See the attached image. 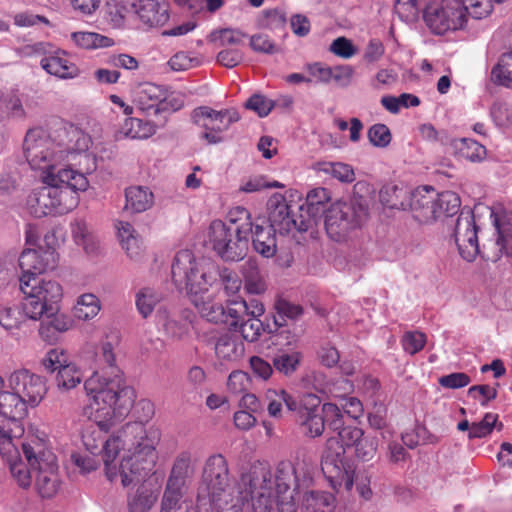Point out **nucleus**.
<instances>
[{"label": "nucleus", "mask_w": 512, "mask_h": 512, "mask_svg": "<svg viewBox=\"0 0 512 512\" xmlns=\"http://www.w3.org/2000/svg\"><path fill=\"white\" fill-rule=\"evenodd\" d=\"M84 390L88 402L83 415L94 422L82 434L86 450L101 456L110 482L120 479L123 487H129L142 481L156 465L159 431L126 423L104 437V433L131 411L136 400L135 389L121 385L118 379L106 381L95 373L84 381Z\"/></svg>", "instance_id": "1"}, {"label": "nucleus", "mask_w": 512, "mask_h": 512, "mask_svg": "<svg viewBox=\"0 0 512 512\" xmlns=\"http://www.w3.org/2000/svg\"><path fill=\"white\" fill-rule=\"evenodd\" d=\"M311 471L312 463L306 456H298L294 463L282 461L274 471L258 464L241 475L236 487L225 457L215 454L205 461L198 498H208L218 512H242L245 503H251L254 512H270L275 503L280 512H295L291 485L309 484Z\"/></svg>", "instance_id": "2"}, {"label": "nucleus", "mask_w": 512, "mask_h": 512, "mask_svg": "<svg viewBox=\"0 0 512 512\" xmlns=\"http://www.w3.org/2000/svg\"><path fill=\"white\" fill-rule=\"evenodd\" d=\"M172 280L179 288H185L190 302L201 317L209 322L228 323L235 329L248 317L247 302L232 301L225 309L218 299L216 285L217 271L214 265L205 260H197L192 251L181 250L173 260Z\"/></svg>", "instance_id": "3"}, {"label": "nucleus", "mask_w": 512, "mask_h": 512, "mask_svg": "<svg viewBox=\"0 0 512 512\" xmlns=\"http://www.w3.org/2000/svg\"><path fill=\"white\" fill-rule=\"evenodd\" d=\"M41 180L44 185L31 191L26 200L35 217L70 213L80 203L79 193L87 191L90 185L81 172L66 168L41 175Z\"/></svg>", "instance_id": "4"}, {"label": "nucleus", "mask_w": 512, "mask_h": 512, "mask_svg": "<svg viewBox=\"0 0 512 512\" xmlns=\"http://www.w3.org/2000/svg\"><path fill=\"white\" fill-rule=\"evenodd\" d=\"M328 200V191L321 187L311 190L303 203L288 202L284 195L275 193L267 204L268 219L280 231L304 232L317 225L328 210Z\"/></svg>", "instance_id": "5"}, {"label": "nucleus", "mask_w": 512, "mask_h": 512, "mask_svg": "<svg viewBox=\"0 0 512 512\" xmlns=\"http://www.w3.org/2000/svg\"><path fill=\"white\" fill-rule=\"evenodd\" d=\"M20 289L25 295L22 309L27 318L39 320L44 314H53L55 305L63 297L60 283L53 279L21 275Z\"/></svg>", "instance_id": "6"}, {"label": "nucleus", "mask_w": 512, "mask_h": 512, "mask_svg": "<svg viewBox=\"0 0 512 512\" xmlns=\"http://www.w3.org/2000/svg\"><path fill=\"white\" fill-rule=\"evenodd\" d=\"M23 150L30 167L41 171V175L66 168L63 143L56 142L42 128H32L27 131Z\"/></svg>", "instance_id": "7"}, {"label": "nucleus", "mask_w": 512, "mask_h": 512, "mask_svg": "<svg viewBox=\"0 0 512 512\" xmlns=\"http://www.w3.org/2000/svg\"><path fill=\"white\" fill-rule=\"evenodd\" d=\"M24 456L35 476V486L43 498L53 497L59 490L60 480L55 454L37 439L21 443Z\"/></svg>", "instance_id": "8"}, {"label": "nucleus", "mask_w": 512, "mask_h": 512, "mask_svg": "<svg viewBox=\"0 0 512 512\" xmlns=\"http://www.w3.org/2000/svg\"><path fill=\"white\" fill-rule=\"evenodd\" d=\"M321 470L330 486L339 491H350L354 484L356 466L348 458L338 441L331 437L326 442V449L321 459Z\"/></svg>", "instance_id": "9"}, {"label": "nucleus", "mask_w": 512, "mask_h": 512, "mask_svg": "<svg viewBox=\"0 0 512 512\" xmlns=\"http://www.w3.org/2000/svg\"><path fill=\"white\" fill-rule=\"evenodd\" d=\"M429 29L438 35L463 29L468 21V8L462 0H435L424 10Z\"/></svg>", "instance_id": "10"}, {"label": "nucleus", "mask_w": 512, "mask_h": 512, "mask_svg": "<svg viewBox=\"0 0 512 512\" xmlns=\"http://www.w3.org/2000/svg\"><path fill=\"white\" fill-rule=\"evenodd\" d=\"M239 228L214 220L209 227V241L216 253L226 261H239L248 250L249 238L239 235Z\"/></svg>", "instance_id": "11"}, {"label": "nucleus", "mask_w": 512, "mask_h": 512, "mask_svg": "<svg viewBox=\"0 0 512 512\" xmlns=\"http://www.w3.org/2000/svg\"><path fill=\"white\" fill-rule=\"evenodd\" d=\"M192 118L204 132L202 138L209 144L223 141V133L230 125L239 120L238 113L233 110H214L207 106L198 107L193 111Z\"/></svg>", "instance_id": "12"}, {"label": "nucleus", "mask_w": 512, "mask_h": 512, "mask_svg": "<svg viewBox=\"0 0 512 512\" xmlns=\"http://www.w3.org/2000/svg\"><path fill=\"white\" fill-rule=\"evenodd\" d=\"M91 143L88 134L78 129L71 130L70 143L63 144L66 169L79 171L85 177L96 170V158L88 151Z\"/></svg>", "instance_id": "13"}, {"label": "nucleus", "mask_w": 512, "mask_h": 512, "mask_svg": "<svg viewBox=\"0 0 512 512\" xmlns=\"http://www.w3.org/2000/svg\"><path fill=\"white\" fill-rule=\"evenodd\" d=\"M361 224V216L348 203L332 204L324 214V225L328 236L334 241H341L348 233Z\"/></svg>", "instance_id": "14"}, {"label": "nucleus", "mask_w": 512, "mask_h": 512, "mask_svg": "<svg viewBox=\"0 0 512 512\" xmlns=\"http://www.w3.org/2000/svg\"><path fill=\"white\" fill-rule=\"evenodd\" d=\"M7 383L8 388L15 391L29 408L38 406L47 393L45 379L27 369L12 372Z\"/></svg>", "instance_id": "15"}, {"label": "nucleus", "mask_w": 512, "mask_h": 512, "mask_svg": "<svg viewBox=\"0 0 512 512\" xmlns=\"http://www.w3.org/2000/svg\"><path fill=\"white\" fill-rule=\"evenodd\" d=\"M50 236L44 238L45 246H39L38 249L27 247L19 257V266L22 275L38 276L47 270L54 269L57 263V253L52 245Z\"/></svg>", "instance_id": "16"}, {"label": "nucleus", "mask_w": 512, "mask_h": 512, "mask_svg": "<svg viewBox=\"0 0 512 512\" xmlns=\"http://www.w3.org/2000/svg\"><path fill=\"white\" fill-rule=\"evenodd\" d=\"M478 227L471 210H462L457 218L454 238L461 257L471 262L480 254Z\"/></svg>", "instance_id": "17"}, {"label": "nucleus", "mask_w": 512, "mask_h": 512, "mask_svg": "<svg viewBox=\"0 0 512 512\" xmlns=\"http://www.w3.org/2000/svg\"><path fill=\"white\" fill-rule=\"evenodd\" d=\"M436 191L432 187H419L411 192L409 202H395L388 200L392 206L402 210H410L412 216L419 223H432L437 220L435 210Z\"/></svg>", "instance_id": "18"}, {"label": "nucleus", "mask_w": 512, "mask_h": 512, "mask_svg": "<svg viewBox=\"0 0 512 512\" xmlns=\"http://www.w3.org/2000/svg\"><path fill=\"white\" fill-rule=\"evenodd\" d=\"M298 456H306L310 459L312 463V471H311V482L306 486L295 487L294 484L291 485V492H293V499L296 502V496L303 494V498L300 504V509L302 512H333L336 506L335 497L326 491H318V490H310L306 491L309 486L313 482V474L315 469V463L310 456L306 453H297L292 463L295 462ZM291 463V461H289ZM297 507V503H295ZM297 508L295 509V512Z\"/></svg>", "instance_id": "19"}, {"label": "nucleus", "mask_w": 512, "mask_h": 512, "mask_svg": "<svg viewBox=\"0 0 512 512\" xmlns=\"http://www.w3.org/2000/svg\"><path fill=\"white\" fill-rule=\"evenodd\" d=\"M132 98L142 113L158 114L157 109L165 99V87L151 82L139 83L132 90Z\"/></svg>", "instance_id": "20"}, {"label": "nucleus", "mask_w": 512, "mask_h": 512, "mask_svg": "<svg viewBox=\"0 0 512 512\" xmlns=\"http://www.w3.org/2000/svg\"><path fill=\"white\" fill-rule=\"evenodd\" d=\"M214 352L221 365H232L245 354L244 343L232 332L226 331L214 337Z\"/></svg>", "instance_id": "21"}, {"label": "nucleus", "mask_w": 512, "mask_h": 512, "mask_svg": "<svg viewBox=\"0 0 512 512\" xmlns=\"http://www.w3.org/2000/svg\"><path fill=\"white\" fill-rule=\"evenodd\" d=\"M489 212L497 232L495 242L496 251L491 256V259L497 261L503 255L509 256L512 254V248L510 246V241L512 240V212L504 210L495 212L491 209H489ZM488 258H490V256H488Z\"/></svg>", "instance_id": "22"}, {"label": "nucleus", "mask_w": 512, "mask_h": 512, "mask_svg": "<svg viewBox=\"0 0 512 512\" xmlns=\"http://www.w3.org/2000/svg\"><path fill=\"white\" fill-rule=\"evenodd\" d=\"M40 66L48 74L61 79H73L80 74L78 66L69 60L67 53L54 46L46 57H42Z\"/></svg>", "instance_id": "23"}, {"label": "nucleus", "mask_w": 512, "mask_h": 512, "mask_svg": "<svg viewBox=\"0 0 512 512\" xmlns=\"http://www.w3.org/2000/svg\"><path fill=\"white\" fill-rule=\"evenodd\" d=\"M29 407L25 404L24 400L12 389L4 390L0 393V417L3 418L0 425H4L10 430L11 438L12 430L7 425H17L19 420H22L28 414Z\"/></svg>", "instance_id": "24"}, {"label": "nucleus", "mask_w": 512, "mask_h": 512, "mask_svg": "<svg viewBox=\"0 0 512 512\" xmlns=\"http://www.w3.org/2000/svg\"><path fill=\"white\" fill-rule=\"evenodd\" d=\"M139 19L149 27L164 25L168 19V4L164 0H136L132 4Z\"/></svg>", "instance_id": "25"}, {"label": "nucleus", "mask_w": 512, "mask_h": 512, "mask_svg": "<svg viewBox=\"0 0 512 512\" xmlns=\"http://www.w3.org/2000/svg\"><path fill=\"white\" fill-rule=\"evenodd\" d=\"M157 326L168 336L180 339L187 334L189 322L165 306H160L156 312Z\"/></svg>", "instance_id": "26"}, {"label": "nucleus", "mask_w": 512, "mask_h": 512, "mask_svg": "<svg viewBox=\"0 0 512 512\" xmlns=\"http://www.w3.org/2000/svg\"><path fill=\"white\" fill-rule=\"evenodd\" d=\"M115 362L116 359L112 344L109 342L103 343L101 346V354L97 356L96 364L93 367L94 371L89 377L98 373V375L106 381L118 379L121 385L127 386L123 380L122 373L116 366Z\"/></svg>", "instance_id": "27"}, {"label": "nucleus", "mask_w": 512, "mask_h": 512, "mask_svg": "<svg viewBox=\"0 0 512 512\" xmlns=\"http://www.w3.org/2000/svg\"><path fill=\"white\" fill-rule=\"evenodd\" d=\"M270 225L260 226L256 225L253 232V247L264 257H272L276 253V238L275 232L280 234L290 233L291 231H280L274 227L273 223L269 220Z\"/></svg>", "instance_id": "28"}, {"label": "nucleus", "mask_w": 512, "mask_h": 512, "mask_svg": "<svg viewBox=\"0 0 512 512\" xmlns=\"http://www.w3.org/2000/svg\"><path fill=\"white\" fill-rule=\"evenodd\" d=\"M159 128L160 126L152 121L128 117L118 133L124 138L144 140L152 137Z\"/></svg>", "instance_id": "29"}, {"label": "nucleus", "mask_w": 512, "mask_h": 512, "mask_svg": "<svg viewBox=\"0 0 512 512\" xmlns=\"http://www.w3.org/2000/svg\"><path fill=\"white\" fill-rule=\"evenodd\" d=\"M195 462L190 451L180 452L174 460L167 482L186 486L187 480L194 474Z\"/></svg>", "instance_id": "30"}, {"label": "nucleus", "mask_w": 512, "mask_h": 512, "mask_svg": "<svg viewBox=\"0 0 512 512\" xmlns=\"http://www.w3.org/2000/svg\"><path fill=\"white\" fill-rule=\"evenodd\" d=\"M151 473L152 471L142 481L136 483V485H140L135 492L128 495L129 512H148L157 501L158 494L156 491L143 483Z\"/></svg>", "instance_id": "31"}, {"label": "nucleus", "mask_w": 512, "mask_h": 512, "mask_svg": "<svg viewBox=\"0 0 512 512\" xmlns=\"http://www.w3.org/2000/svg\"><path fill=\"white\" fill-rule=\"evenodd\" d=\"M125 209L134 213H141L149 210L154 204L152 191L143 186H131L125 191Z\"/></svg>", "instance_id": "32"}, {"label": "nucleus", "mask_w": 512, "mask_h": 512, "mask_svg": "<svg viewBox=\"0 0 512 512\" xmlns=\"http://www.w3.org/2000/svg\"><path fill=\"white\" fill-rule=\"evenodd\" d=\"M265 401L269 415L274 418H280L282 416L283 405H285L289 411H296L297 409V401L284 389H267L265 392Z\"/></svg>", "instance_id": "33"}, {"label": "nucleus", "mask_w": 512, "mask_h": 512, "mask_svg": "<svg viewBox=\"0 0 512 512\" xmlns=\"http://www.w3.org/2000/svg\"><path fill=\"white\" fill-rule=\"evenodd\" d=\"M70 41L74 46L86 50L107 48L114 45L112 38L88 31L72 32L70 34Z\"/></svg>", "instance_id": "34"}, {"label": "nucleus", "mask_w": 512, "mask_h": 512, "mask_svg": "<svg viewBox=\"0 0 512 512\" xmlns=\"http://www.w3.org/2000/svg\"><path fill=\"white\" fill-rule=\"evenodd\" d=\"M71 233L74 242L82 247L87 254H94L97 251L98 242L96 237L84 219H75L71 223Z\"/></svg>", "instance_id": "35"}, {"label": "nucleus", "mask_w": 512, "mask_h": 512, "mask_svg": "<svg viewBox=\"0 0 512 512\" xmlns=\"http://www.w3.org/2000/svg\"><path fill=\"white\" fill-rule=\"evenodd\" d=\"M83 381V371L74 362L66 364L60 369L55 377V384L59 391L67 392L81 384Z\"/></svg>", "instance_id": "36"}, {"label": "nucleus", "mask_w": 512, "mask_h": 512, "mask_svg": "<svg viewBox=\"0 0 512 512\" xmlns=\"http://www.w3.org/2000/svg\"><path fill=\"white\" fill-rule=\"evenodd\" d=\"M12 444L14 447L10 448V452L3 453L0 450V453L8 458L11 474L18 485L22 488H27L31 485L33 470L30 466L27 468L26 464L22 460H13L14 457L17 458L18 450L13 441Z\"/></svg>", "instance_id": "37"}, {"label": "nucleus", "mask_w": 512, "mask_h": 512, "mask_svg": "<svg viewBox=\"0 0 512 512\" xmlns=\"http://www.w3.org/2000/svg\"><path fill=\"white\" fill-rule=\"evenodd\" d=\"M490 79L496 85L512 88V50L499 57L491 69Z\"/></svg>", "instance_id": "38"}, {"label": "nucleus", "mask_w": 512, "mask_h": 512, "mask_svg": "<svg viewBox=\"0 0 512 512\" xmlns=\"http://www.w3.org/2000/svg\"><path fill=\"white\" fill-rule=\"evenodd\" d=\"M74 315L80 320H90L98 315L101 303L98 297L92 293H85L77 298L74 306Z\"/></svg>", "instance_id": "39"}, {"label": "nucleus", "mask_w": 512, "mask_h": 512, "mask_svg": "<svg viewBox=\"0 0 512 512\" xmlns=\"http://www.w3.org/2000/svg\"><path fill=\"white\" fill-rule=\"evenodd\" d=\"M161 300V293L150 287L141 288L135 295L137 311L143 318H148Z\"/></svg>", "instance_id": "40"}, {"label": "nucleus", "mask_w": 512, "mask_h": 512, "mask_svg": "<svg viewBox=\"0 0 512 512\" xmlns=\"http://www.w3.org/2000/svg\"><path fill=\"white\" fill-rule=\"evenodd\" d=\"M0 105L3 112L9 118L24 120L27 117V111L23 104V100L17 93H0Z\"/></svg>", "instance_id": "41"}, {"label": "nucleus", "mask_w": 512, "mask_h": 512, "mask_svg": "<svg viewBox=\"0 0 512 512\" xmlns=\"http://www.w3.org/2000/svg\"><path fill=\"white\" fill-rule=\"evenodd\" d=\"M455 148L461 158L474 163L483 161L487 155L483 145L469 138L456 141Z\"/></svg>", "instance_id": "42"}, {"label": "nucleus", "mask_w": 512, "mask_h": 512, "mask_svg": "<svg viewBox=\"0 0 512 512\" xmlns=\"http://www.w3.org/2000/svg\"><path fill=\"white\" fill-rule=\"evenodd\" d=\"M184 491L185 486L167 482L161 499L160 512H174L183 501H189L184 499Z\"/></svg>", "instance_id": "43"}, {"label": "nucleus", "mask_w": 512, "mask_h": 512, "mask_svg": "<svg viewBox=\"0 0 512 512\" xmlns=\"http://www.w3.org/2000/svg\"><path fill=\"white\" fill-rule=\"evenodd\" d=\"M461 205L460 198L452 191H445L442 193L436 192L435 210L437 219L442 216L455 215Z\"/></svg>", "instance_id": "44"}, {"label": "nucleus", "mask_w": 512, "mask_h": 512, "mask_svg": "<svg viewBox=\"0 0 512 512\" xmlns=\"http://www.w3.org/2000/svg\"><path fill=\"white\" fill-rule=\"evenodd\" d=\"M318 170L329 174L342 183H352L355 180L353 168L342 162H322L318 164Z\"/></svg>", "instance_id": "45"}, {"label": "nucleus", "mask_w": 512, "mask_h": 512, "mask_svg": "<svg viewBox=\"0 0 512 512\" xmlns=\"http://www.w3.org/2000/svg\"><path fill=\"white\" fill-rule=\"evenodd\" d=\"M297 419L304 435L310 438H316L323 434L325 429V420L319 412L298 415Z\"/></svg>", "instance_id": "46"}, {"label": "nucleus", "mask_w": 512, "mask_h": 512, "mask_svg": "<svg viewBox=\"0 0 512 512\" xmlns=\"http://www.w3.org/2000/svg\"><path fill=\"white\" fill-rule=\"evenodd\" d=\"M227 225H235L239 228V235H244L247 238L252 233V222L250 219V213L244 207H235L231 209L227 216V221L224 222Z\"/></svg>", "instance_id": "47"}, {"label": "nucleus", "mask_w": 512, "mask_h": 512, "mask_svg": "<svg viewBox=\"0 0 512 512\" xmlns=\"http://www.w3.org/2000/svg\"><path fill=\"white\" fill-rule=\"evenodd\" d=\"M275 310L277 314L274 316V324L277 328L282 327L286 319H297L303 312L299 305L282 298L277 299L275 302Z\"/></svg>", "instance_id": "48"}, {"label": "nucleus", "mask_w": 512, "mask_h": 512, "mask_svg": "<svg viewBox=\"0 0 512 512\" xmlns=\"http://www.w3.org/2000/svg\"><path fill=\"white\" fill-rule=\"evenodd\" d=\"M412 191H409L404 186H398V185H386L384 186L379 193V198L381 203L391 209H398L402 210L400 207H395L388 202V200L395 202L397 199L398 202H409V198Z\"/></svg>", "instance_id": "49"}, {"label": "nucleus", "mask_w": 512, "mask_h": 512, "mask_svg": "<svg viewBox=\"0 0 512 512\" xmlns=\"http://www.w3.org/2000/svg\"><path fill=\"white\" fill-rule=\"evenodd\" d=\"M129 8L117 0H109L105 5L104 18L113 28L124 26Z\"/></svg>", "instance_id": "50"}, {"label": "nucleus", "mask_w": 512, "mask_h": 512, "mask_svg": "<svg viewBox=\"0 0 512 512\" xmlns=\"http://www.w3.org/2000/svg\"><path fill=\"white\" fill-rule=\"evenodd\" d=\"M498 415L495 413H486L483 419L479 422L471 424L470 431L468 433L469 439L484 438L490 435L495 427H497ZM502 428V424L498 425V429Z\"/></svg>", "instance_id": "51"}, {"label": "nucleus", "mask_w": 512, "mask_h": 512, "mask_svg": "<svg viewBox=\"0 0 512 512\" xmlns=\"http://www.w3.org/2000/svg\"><path fill=\"white\" fill-rule=\"evenodd\" d=\"M70 362L71 360L66 350L62 348H52L46 352L41 363L47 372L53 373L58 372Z\"/></svg>", "instance_id": "52"}, {"label": "nucleus", "mask_w": 512, "mask_h": 512, "mask_svg": "<svg viewBox=\"0 0 512 512\" xmlns=\"http://www.w3.org/2000/svg\"><path fill=\"white\" fill-rule=\"evenodd\" d=\"M378 450V440L371 435H363V437L356 443L354 453L357 459L363 462L372 460Z\"/></svg>", "instance_id": "53"}, {"label": "nucleus", "mask_w": 512, "mask_h": 512, "mask_svg": "<svg viewBox=\"0 0 512 512\" xmlns=\"http://www.w3.org/2000/svg\"><path fill=\"white\" fill-rule=\"evenodd\" d=\"M300 360L301 354L299 352L281 353L273 359V365L278 372L291 375L297 370Z\"/></svg>", "instance_id": "54"}, {"label": "nucleus", "mask_w": 512, "mask_h": 512, "mask_svg": "<svg viewBox=\"0 0 512 512\" xmlns=\"http://www.w3.org/2000/svg\"><path fill=\"white\" fill-rule=\"evenodd\" d=\"M323 419L333 431H338L345 425L344 412L336 403L326 402L322 405Z\"/></svg>", "instance_id": "55"}, {"label": "nucleus", "mask_w": 512, "mask_h": 512, "mask_svg": "<svg viewBox=\"0 0 512 512\" xmlns=\"http://www.w3.org/2000/svg\"><path fill=\"white\" fill-rule=\"evenodd\" d=\"M336 432L338 433V438L335 439L343 447L344 453H346V448H354L364 435V431L361 428L351 425H344Z\"/></svg>", "instance_id": "56"}, {"label": "nucleus", "mask_w": 512, "mask_h": 512, "mask_svg": "<svg viewBox=\"0 0 512 512\" xmlns=\"http://www.w3.org/2000/svg\"><path fill=\"white\" fill-rule=\"evenodd\" d=\"M27 317L16 307H5L0 309V325L7 331L18 329L23 322L24 318Z\"/></svg>", "instance_id": "57"}, {"label": "nucleus", "mask_w": 512, "mask_h": 512, "mask_svg": "<svg viewBox=\"0 0 512 512\" xmlns=\"http://www.w3.org/2000/svg\"><path fill=\"white\" fill-rule=\"evenodd\" d=\"M490 114L496 126L507 128L512 125V107L509 104L500 101L493 103Z\"/></svg>", "instance_id": "58"}, {"label": "nucleus", "mask_w": 512, "mask_h": 512, "mask_svg": "<svg viewBox=\"0 0 512 512\" xmlns=\"http://www.w3.org/2000/svg\"><path fill=\"white\" fill-rule=\"evenodd\" d=\"M308 73L309 83L329 84L332 75L331 67L321 62L308 63L305 66Z\"/></svg>", "instance_id": "59"}, {"label": "nucleus", "mask_w": 512, "mask_h": 512, "mask_svg": "<svg viewBox=\"0 0 512 512\" xmlns=\"http://www.w3.org/2000/svg\"><path fill=\"white\" fill-rule=\"evenodd\" d=\"M236 329L241 333L244 340L254 342L259 339L263 324L258 318L246 317Z\"/></svg>", "instance_id": "60"}, {"label": "nucleus", "mask_w": 512, "mask_h": 512, "mask_svg": "<svg viewBox=\"0 0 512 512\" xmlns=\"http://www.w3.org/2000/svg\"><path fill=\"white\" fill-rule=\"evenodd\" d=\"M427 341V337L420 331H408L406 332L401 340L403 349L410 355H415L420 352Z\"/></svg>", "instance_id": "61"}, {"label": "nucleus", "mask_w": 512, "mask_h": 512, "mask_svg": "<svg viewBox=\"0 0 512 512\" xmlns=\"http://www.w3.org/2000/svg\"><path fill=\"white\" fill-rule=\"evenodd\" d=\"M369 142L378 148L387 147L392 139L390 129L385 124H374L368 129Z\"/></svg>", "instance_id": "62"}, {"label": "nucleus", "mask_w": 512, "mask_h": 512, "mask_svg": "<svg viewBox=\"0 0 512 512\" xmlns=\"http://www.w3.org/2000/svg\"><path fill=\"white\" fill-rule=\"evenodd\" d=\"M329 51L339 58L350 59L357 54L358 50L350 39L341 36L332 41Z\"/></svg>", "instance_id": "63"}, {"label": "nucleus", "mask_w": 512, "mask_h": 512, "mask_svg": "<svg viewBox=\"0 0 512 512\" xmlns=\"http://www.w3.org/2000/svg\"><path fill=\"white\" fill-rule=\"evenodd\" d=\"M319 391L329 397L339 399L340 401L353 391V384L348 379H340L332 383H327Z\"/></svg>", "instance_id": "64"}]
</instances>
